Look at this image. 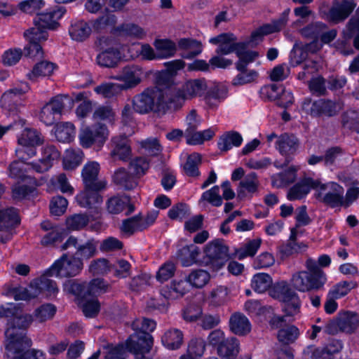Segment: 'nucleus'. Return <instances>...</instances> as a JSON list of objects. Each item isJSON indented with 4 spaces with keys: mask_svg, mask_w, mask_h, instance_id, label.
I'll return each mask as SVG.
<instances>
[{
    "mask_svg": "<svg viewBox=\"0 0 359 359\" xmlns=\"http://www.w3.org/2000/svg\"><path fill=\"white\" fill-rule=\"evenodd\" d=\"M0 317L7 318V328L5 331V350L7 349L8 341H13L15 346L20 342V337L26 342L30 340L26 337L25 330L33 321L29 314H22L20 311L13 304L0 306Z\"/></svg>",
    "mask_w": 359,
    "mask_h": 359,
    "instance_id": "obj_1",
    "label": "nucleus"
},
{
    "mask_svg": "<svg viewBox=\"0 0 359 359\" xmlns=\"http://www.w3.org/2000/svg\"><path fill=\"white\" fill-rule=\"evenodd\" d=\"M170 104L168 90H162L157 87L147 88L133 99L134 110L142 114L150 111L164 114Z\"/></svg>",
    "mask_w": 359,
    "mask_h": 359,
    "instance_id": "obj_2",
    "label": "nucleus"
},
{
    "mask_svg": "<svg viewBox=\"0 0 359 359\" xmlns=\"http://www.w3.org/2000/svg\"><path fill=\"white\" fill-rule=\"evenodd\" d=\"M205 79H189L177 88L168 89L171 104L181 107L187 100L202 96L207 90Z\"/></svg>",
    "mask_w": 359,
    "mask_h": 359,
    "instance_id": "obj_3",
    "label": "nucleus"
},
{
    "mask_svg": "<svg viewBox=\"0 0 359 359\" xmlns=\"http://www.w3.org/2000/svg\"><path fill=\"white\" fill-rule=\"evenodd\" d=\"M271 296L283 302V311L287 316L299 313L301 302L291 284L285 280L276 283L272 288Z\"/></svg>",
    "mask_w": 359,
    "mask_h": 359,
    "instance_id": "obj_4",
    "label": "nucleus"
},
{
    "mask_svg": "<svg viewBox=\"0 0 359 359\" xmlns=\"http://www.w3.org/2000/svg\"><path fill=\"white\" fill-rule=\"evenodd\" d=\"M271 296L283 302V311L287 316L299 313L301 302L291 284L285 280L276 283L272 288Z\"/></svg>",
    "mask_w": 359,
    "mask_h": 359,
    "instance_id": "obj_5",
    "label": "nucleus"
},
{
    "mask_svg": "<svg viewBox=\"0 0 359 359\" xmlns=\"http://www.w3.org/2000/svg\"><path fill=\"white\" fill-rule=\"evenodd\" d=\"M109 137V130L104 124L97 123L86 126L80 130L79 143L83 148L92 147L97 151L100 150Z\"/></svg>",
    "mask_w": 359,
    "mask_h": 359,
    "instance_id": "obj_6",
    "label": "nucleus"
},
{
    "mask_svg": "<svg viewBox=\"0 0 359 359\" xmlns=\"http://www.w3.org/2000/svg\"><path fill=\"white\" fill-rule=\"evenodd\" d=\"M344 188L334 182L321 183L318 180L315 196L320 202L332 208L342 206Z\"/></svg>",
    "mask_w": 359,
    "mask_h": 359,
    "instance_id": "obj_7",
    "label": "nucleus"
},
{
    "mask_svg": "<svg viewBox=\"0 0 359 359\" xmlns=\"http://www.w3.org/2000/svg\"><path fill=\"white\" fill-rule=\"evenodd\" d=\"M83 268V262L80 258L65 254L55 262L49 273L57 277H73L79 274Z\"/></svg>",
    "mask_w": 359,
    "mask_h": 359,
    "instance_id": "obj_8",
    "label": "nucleus"
},
{
    "mask_svg": "<svg viewBox=\"0 0 359 359\" xmlns=\"http://www.w3.org/2000/svg\"><path fill=\"white\" fill-rule=\"evenodd\" d=\"M327 281L324 280L323 276L318 277L312 275L311 272L299 271L294 273L290 278V284L293 289L300 292L316 291L323 287Z\"/></svg>",
    "mask_w": 359,
    "mask_h": 359,
    "instance_id": "obj_9",
    "label": "nucleus"
},
{
    "mask_svg": "<svg viewBox=\"0 0 359 359\" xmlns=\"http://www.w3.org/2000/svg\"><path fill=\"white\" fill-rule=\"evenodd\" d=\"M114 40L108 36H101L97 43L101 48H105L97 56V62L101 67H115L121 58L119 46H114Z\"/></svg>",
    "mask_w": 359,
    "mask_h": 359,
    "instance_id": "obj_10",
    "label": "nucleus"
},
{
    "mask_svg": "<svg viewBox=\"0 0 359 359\" xmlns=\"http://www.w3.org/2000/svg\"><path fill=\"white\" fill-rule=\"evenodd\" d=\"M359 327V316L357 313L346 311L339 315L336 320L329 321L325 326V332L334 334L337 328L346 333H353Z\"/></svg>",
    "mask_w": 359,
    "mask_h": 359,
    "instance_id": "obj_11",
    "label": "nucleus"
},
{
    "mask_svg": "<svg viewBox=\"0 0 359 359\" xmlns=\"http://www.w3.org/2000/svg\"><path fill=\"white\" fill-rule=\"evenodd\" d=\"M18 345L15 346L13 341H8L5 355L11 359H45V355L41 351L32 349L26 351L31 346V341L26 342L20 337Z\"/></svg>",
    "mask_w": 359,
    "mask_h": 359,
    "instance_id": "obj_12",
    "label": "nucleus"
},
{
    "mask_svg": "<svg viewBox=\"0 0 359 359\" xmlns=\"http://www.w3.org/2000/svg\"><path fill=\"white\" fill-rule=\"evenodd\" d=\"M154 339L151 334H143L137 339L130 338L127 342L129 351L134 355L135 359H152L151 351Z\"/></svg>",
    "mask_w": 359,
    "mask_h": 359,
    "instance_id": "obj_13",
    "label": "nucleus"
},
{
    "mask_svg": "<svg viewBox=\"0 0 359 359\" xmlns=\"http://www.w3.org/2000/svg\"><path fill=\"white\" fill-rule=\"evenodd\" d=\"M67 97L57 95L53 97L41 109L39 118L46 126L53 125L62 114L65 107L64 100Z\"/></svg>",
    "mask_w": 359,
    "mask_h": 359,
    "instance_id": "obj_14",
    "label": "nucleus"
},
{
    "mask_svg": "<svg viewBox=\"0 0 359 359\" xmlns=\"http://www.w3.org/2000/svg\"><path fill=\"white\" fill-rule=\"evenodd\" d=\"M60 157V153L53 144H47L41 148V158L29 164L33 170L39 173L48 171Z\"/></svg>",
    "mask_w": 359,
    "mask_h": 359,
    "instance_id": "obj_15",
    "label": "nucleus"
},
{
    "mask_svg": "<svg viewBox=\"0 0 359 359\" xmlns=\"http://www.w3.org/2000/svg\"><path fill=\"white\" fill-rule=\"evenodd\" d=\"M143 69L138 65H128L122 69L119 74L112 77L113 79L122 81L123 90L135 88L142 81Z\"/></svg>",
    "mask_w": 359,
    "mask_h": 359,
    "instance_id": "obj_16",
    "label": "nucleus"
},
{
    "mask_svg": "<svg viewBox=\"0 0 359 359\" xmlns=\"http://www.w3.org/2000/svg\"><path fill=\"white\" fill-rule=\"evenodd\" d=\"M290 9H287L283 12L280 18L273 21L270 24H266L260 27L252 33L251 41L253 43H258L261 41L265 35H268L281 30L288 21Z\"/></svg>",
    "mask_w": 359,
    "mask_h": 359,
    "instance_id": "obj_17",
    "label": "nucleus"
},
{
    "mask_svg": "<svg viewBox=\"0 0 359 359\" xmlns=\"http://www.w3.org/2000/svg\"><path fill=\"white\" fill-rule=\"evenodd\" d=\"M100 169V164L96 161H89L85 164L81 177L86 187L97 189H104L106 187V182L97 179Z\"/></svg>",
    "mask_w": 359,
    "mask_h": 359,
    "instance_id": "obj_18",
    "label": "nucleus"
},
{
    "mask_svg": "<svg viewBox=\"0 0 359 359\" xmlns=\"http://www.w3.org/2000/svg\"><path fill=\"white\" fill-rule=\"evenodd\" d=\"M355 7V4L352 1L343 0L339 2L334 0L326 14V19L334 24L343 22L349 16Z\"/></svg>",
    "mask_w": 359,
    "mask_h": 359,
    "instance_id": "obj_19",
    "label": "nucleus"
},
{
    "mask_svg": "<svg viewBox=\"0 0 359 359\" xmlns=\"http://www.w3.org/2000/svg\"><path fill=\"white\" fill-rule=\"evenodd\" d=\"M204 252L212 264L216 262L222 267L228 257L229 249L223 241L215 240L205 246Z\"/></svg>",
    "mask_w": 359,
    "mask_h": 359,
    "instance_id": "obj_20",
    "label": "nucleus"
},
{
    "mask_svg": "<svg viewBox=\"0 0 359 359\" xmlns=\"http://www.w3.org/2000/svg\"><path fill=\"white\" fill-rule=\"evenodd\" d=\"M65 13L66 8L64 6H57L53 10L38 15L34 19V22L46 29H54L58 27V20Z\"/></svg>",
    "mask_w": 359,
    "mask_h": 359,
    "instance_id": "obj_21",
    "label": "nucleus"
},
{
    "mask_svg": "<svg viewBox=\"0 0 359 359\" xmlns=\"http://www.w3.org/2000/svg\"><path fill=\"white\" fill-rule=\"evenodd\" d=\"M260 187V182L258 175L255 172H251L240 181L238 188L237 193L238 196L243 198L247 195L252 196L259 192Z\"/></svg>",
    "mask_w": 359,
    "mask_h": 359,
    "instance_id": "obj_22",
    "label": "nucleus"
},
{
    "mask_svg": "<svg viewBox=\"0 0 359 359\" xmlns=\"http://www.w3.org/2000/svg\"><path fill=\"white\" fill-rule=\"evenodd\" d=\"M111 156L119 160L126 161L132 156V151L129 140L126 136L120 135L111 138Z\"/></svg>",
    "mask_w": 359,
    "mask_h": 359,
    "instance_id": "obj_23",
    "label": "nucleus"
},
{
    "mask_svg": "<svg viewBox=\"0 0 359 359\" xmlns=\"http://www.w3.org/2000/svg\"><path fill=\"white\" fill-rule=\"evenodd\" d=\"M100 190L85 187L84 190L76 196V201L82 208L97 209L102 203V197L99 194Z\"/></svg>",
    "mask_w": 359,
    "mask_h": 359,
    "instance_id": "obj_24",
    "label": "nucleus"
},
{
    "mask_svg": "<svg viewBox=\"0 0 359 359\" xmlns=\"http://www.w3.org/2000/svg\"><path fill=\"white\" fill-rule=\"evenodd\" d=\"M318 180L311 178H304L291 187L287 193V198L290 201L300 200L304 198L311 189L316 191Z\"/></svg>",
    "mask_w": 359,
    "mask_h": 359,
    "instance_id": "obj_25",
    "label": "nucleus"
},
{
    "mask_svg": "<svg viewBox=\"0 0 359 359\" xmlns=\"http://www.w3.org/2000/svg\"><path fill=\"white\" fill-rule=\"evenodd\" d=\"M299 144V140L294 135L284 133L278 137L276 147L281 155L290 157L297 151Z\"/></svg>",
    "mask_w": 359,
    "mask_h": 359,
    "instance_id": "obj_26",
    "label": "nucleus"
},
{
    "mask_svg": "<svg viewBox=\"0 0 359 359\" xmlns=\"http://www.w3.org/2000/svg\"><path fill=\"white\" fill-rule=\"evenodd\" d=\"M297 230L294 229H291L289 239L286 243H283L278 247V252L282 259L288 257L306 248V245L304 243L297 242Z\"/></svg>",
    "mask_w": 359,
    "mask_h": 359,
    "instance_id": "obj_27",
    "label": "nucleus"
},
{
    "mask_svg": "<svg viewBox=\"0 0 359 359\" xmlns=\"http://www.w3.org/2000/svg\"><path fill=\"white\" fill-rule=\"evenodd\" d=\"M229 329L232 333L238 336H245L251 330V324L248 318L241 313H234L229 318Z\"/></svg>",
    "mask_w": 359,
    "mask_h": 359,
    "instance_id": "obj_28",
    "label": "nucleus"
},
{
    "mask_svg": "<svg viewBox=\"0 0 359 359\" xmlns=\"http://www.w3.org/2000/svg\"><path fill=\"white\" fill-rule=\"evenodd\" d=\"M29 88L27 83L22 82L18 86H15L5 92L1 98L2 107L8 110L15 109V103L21 95L29 90Z\"/></svg>",
    "mask_w": 359,
    "mask_h": 359,
    "instance_id": "obj_29",
    "label": "nucleus"
},
{
    "mask_svg": "<svg viewBox=\"0 0 359 359\" xmlns=\"http://www.w3.org/2000/svg\"><path fill=\"white\" fill-rule=\"evenodd\" d=\"M240 352V341L234 337L226 338L217 347V353L222 359H235Z\"/></svg>",
    "mask_w": 359,
    "mask_h": 359,
    "instance_id": "obj_30",
    "label": "nucleus"
},
{
    "mask_svg": "<svg viewBox=\"0 0 359 359\" xmlns=\"http://www.w3.org/2000/svg\"><path fill=\"white\" fill-rule=\"evenodd\" d=\"M92 28L89 24L83 20L72 21L69 28V34L71 38L76 41H83L91 34Z\"/></svg>",
    "mask_w": 359,
    "mask_h": 359,
    "instance_id": "obj_31",
    "label": "nucleus"
},
{
    "mask_svg": "<svg viewBox=\"0 0 359 359\" xmlns=\"http://www.w3.org/2000/svg\"><path fill=\"white\" fill-rule=\"evenodd\" d=\"M153 45L158 60L170 58L174 57L176 54L177 45L172 40L156 39L154 40Z\"/></svg>",
    "mask_w": 359,
    "mask_h": 359,
    "instance_id": "obj_32",
    "label": "nucleus"
},
{
    "mask_svg": "<svg viewBox=\"0 0 359 359\" xmlns=\"http://www.w3.org/2000/svg\"><path fill=\"white\" fill-rule=\"evenodd\" d=\"M299 169V166L292 165L283 172L273 175L271 176L272 186L276 188H281L292 183L296 180V173Z\"/></svg>",
    "mask_w": 359,
    "mask_h": 359,
    "instance_id": "obj_33",
    "label": "nucleus"
},
{
    "mask_svg": "<svg viewBox=\"0 0 359 359\" xmlns=\"http://www.w3.org/2000/svg\"><path fill=\"white\" fill-rule=\"evenodd\" d=\"M178 48L186 51L182 57L191 59L202 52V44L200 41L192 39H181L178 41Z\"/></svg>",
    "mask_w": 359,
    "mask_h": 359,
    "instance_id": "obj_34",
    "label": "nucleus"
},
{
    "mask_svg": "<svg viewBox=\"0 0 359 359\" xmlns=\"http://www.w3.org/2000/svg\"><path fill=\"white\" fill-rule=\"evenodd\" d=\"M183 333L181 330L172 328L168 330L161 337L164 346L170 350L178 349L183 343Z\"/></svg>",
    "mask_w": 359,
    "mask_h": 359,
    "instance_id": "obj_35",
    "label": "nucleus"
},
{
    "mask_svg": "<svg viewBox=\"0 0 359 359\" xmlns=\"http://www.w3.org/2000/svg\"><path fill=\"white\" fill-rule=\"evenodd\" d=\"M337 108V104L331 100H319L313 102L311 112V114L315 116L325 115L332 116L336 114Z\"/></svg>",
    "mask_w": 359,
    "mask_h": 359,
    "instance_id": "obj_36",
    "label": "nucleus"
},
{
    "mask_svg": "<svg viewBox=\"0 0 359 359\" xmlns=\"http://www.w3.org/2000/svg\"><path fill=\"white\" fill-rule=\"evenodd\" d=\"M19 222L18 213L15 208H10L0 210V231L13 229Z\"/></svg>",
    "mask_w": 359,
    "mask_h": 359,
    "instance_id": "obj_37",
    "label": "nucleus"
},
{
    "mask_svg": "<svg viewBox=\"0 0 359 359\" xmlns=\"http://www.w3.org/2000/svg\"><path fill=\"white\" fill-rule=\"evenodd\" d=\"M187 280L192 287L201 289L209 283L210 275L204 269H194L187 276Z\"/></svg>",
    "mask_w": 359,
    "mask_h": 359,
    "instance_id": "obj_38",
    "label": "nucleus"
},
{
    "mask_svg": "<svg viewBox=\"0 0 359 359\" xmlns=\"http://www.w3.org/2000/svg\"><path fill=\"white\" fill-rule=\"evenodd\" d=\"M43 142V137L38 130L25 128L18 136V144L40 145Z\"/></svg>",
    "mask_w": 359,
    "mask_h": 359,
    "instance_id": "obj_39",
    "label": "nucleus"
},
{
    "mask_svg": "<svg viewBox=\"0 0 359 359\" xmlns=\"http://www.w3.org/2000/svg\"><path fill=\"white\" fill-rule=\"evenodd\" d=\"M199 249L191 244L182 248L177 253V257L183 266H189L196 262Z\"/></svg>",
    "mask_w": 359,
    "mask_h": 359,
    "instance_id": "obj_40",
    "label": "nucleus"
},
{
    "mask_svg": "<svg viewBox=\"0 0 359 359\" xmlns=\"http://www.w3.org/2000/svg\"><path fill=\"white\" fill-rule=\"evenodd\" d=\"M231 37L228 40L222 41L217 48L216 52L220 55H228L236 52L237 55H241V49L245 50L246 44L245 43L236 42V37L233 34H230Z\"/></svg>",
    "mask_w": 359,
    "mask_h": 359,
    "instance_id": "obj_41",
    "label": "nucleus"
},
{
    "mask_svg": "<svg viewBox=\"0 0 359 359\" xmlns=\"http://www.w3.org/2000/svg\"><path fill=\"white\" fill-rule=\"evenodd\" d=\"M55 135L59 142H69L75 136V127L70 122H62L55 127Z\"/></svg>",
    "mask_w": 359,
    "mask_h": 359,
    "instance_id": "obj_42",
    "label": "nucleus"
},
{
    "mask_svg": "<svg viewBox=\"0 0 359 359\" xmlns=\"http://www.w3.org/2000/svg\"><path fill=\"white\" fill-rule=\"evenodd\" d=\"M113 181L116 184L126 190L133 189L137 185L134 177L124 168H119L114 172Z\"/></svg>",
    "mask_w": 359,
    "mask_h": 359,
    "instance_id": "obj_43",
    "label": "nucleus"
},
{
    "mask_svg": "<svg viewBox=\"0 0 359 359\" xmlns=\"http://www.w3.org/2000/svg\"><path fill=\"white\" fill-rule=\"evenodd\" d=\"M34 286H36L35 290L39 291V295L45 293L46 296L52 297L55 296L58 292L56 283L46 276L34 280Z\"/></svg>",
    "mask_w": 359,
    "mask_h": 359,
    "instance_id": "obj_44",
    "label": "nucleus"
},
{
    "mask_svg": "<svg viewBox=\"0 0 359 359\" xmlns=\"http://www.w3.org/2000/svg\"><path fill=\"white\" fill-rule=\"evenodd\" d=\"M243 142L241 135L237 132H229L222 135L218 142V148L221 151H227L233 147H239Z\"/></svg>",
    "mask_w": 359,
    "mask_h": 359,
    "instance_id": "obj_45",
    "label": "nucleus"
},
{
    "mask_svg": "<svg viewBox=\"0 0 359 359\" xmlns=\"http://www.w3.org/2000/svg\"><path fill=\"white\" fill-rule=\"evenodd\" d=\"M228 294L229 289L227 287L218 285L210 292L207 301L211 306H220L226 302Z\"/></svg>",
    "mask_w": 359,
    "mask_h": 359,
    "instance_id": "obj_46",
    "label": "nucleus"
},
{
    "mask_svg": "<svg viewBox=\"0 0 359 359\" xmlns=\"http://www.w3.org/2000/svg\"><path fill=\"white\" fill-rule=\"evenodd\" d=\"M117 30L127 37L142 40L147 36L146 30L135 23H126L120 25Z\"/></svg>",
    "mask_w": 359,
    "mask_h": 359,
    "instance_id": "obj_47",
    "label": "nucleus"
},
{
    "mask_svg": "<svg viewBox=\"0 0 359 359\" xmlns=\"http://www.w3.org/2000/svg\"><path fill=\"white\" fill-rule=\"evenodd\" d=\"M83 158V152L79 148L69 149L63 158V166L65 170H73L79 166Z\"/></svg>",
    "mask_w": 359,
    "mask_h": 359,
    "instance_id": "obj_48",
    "label": "nucleus"
},
{
    "mask_svg": "<svg viewBox=\"0 0 359 359\" xmlns=\"http://www.w3.org/2000/svg\"><path fill=\"white\" fill-rule=\"evenodd\" d=\"M97 242L93 238L88 239L83 243H79L76 247V255L82 261L89 259L97 254Z\"/></svg>",
    "mask_w": 359,
    "mask_h": 359,
    "instance_id": "obj_49",
    "label": "nucleus"
},
{
    "mask_svg": "<svg viewBox=\"0 0 359 359\" xmlns=\"http://www.w3.org/2000/svg\"><path fill=\"white\" fill-rule=\"evenodd\" d=\"M272 283V278L269 274L265 273H257L253 276L251 280L252 288L258 293L266 291Z\"/></svg>",
    "mask_w": 359,
    "mask_h": 359,
    "instance_id": "obj_50",
    "label": "nucleus"
},
{
    "mask_svg": "<svg viewBox=\"0 0 359 359\" xmlns=\"http://www.w3.org/2000/svg\"><path fill=\"white\" fill-rule=\"evenodd\" d=\"M55 65L48 61H42L34 65L31 72L27 74V76L31 80H35L39 77L50 76L54 69Z\"/></svg>",
    "mask_w": 359,
    "mask_h": 359,
    "instance_id": "obj_51",
    "label": "nucleus"
},
{
    "mask_svg": "<svg viewBox=\"0 0 359 359\" xmlns=\"http://www.w3.org/2000/svg\"><path fill=\"white\" fill-rule=\"evenodd\" d=\"M123 90L119 83H103L97 86L94 88V91L105 98H111L118 95Z\"/></svg>",
    "mask_w": 359,
    "mask_h": 359,
    "instance_id": "obj_52",
    "label": "nucleus"
},
{
    "mask_svg": "<svg viewBox=\"0 0 359 359\" xmlns=\"http://www.w3.org/2000/svg\"><path fill=\"white\" fill-rule=\"evenodd\" d=\"M357 287L355 281H341L337 283L329 291V297L339 299L346 295L352 289Z\"/></svg>",
    "mask_w": 359,
    "mask_h": 359,
    "instance_id": "obj_53",
    "label": "nucleus"
},
{
    "mask_svg": "<svg viewBox=\"0 0 359 359\" xmlns=\"http://www.w3.org/2000/svg\"><path fill=\"white\" fill-rule=\"evenodd\" d=\"M128 203L129 200L127 197L115 196L107 200V210L110 214H118L125 209Z\"/></svg>",
    "mask_w": 359,
    "mask_h": 359,
    "instance_id": "obj_54",
    "label": "nucleus"
},
{
    "mask_svg": "<svg viewBox=\"0 0 359 359\" xmlns=\"http://www.w3.org/2000/svg\"><path fill=\"white\" fill-rule=\"evenodd\" d=\"M260 245V239L249 241L236 251V255L239 259H243L247 257H252L259 250Z\"/></svg>",
    "mask_w": 359,
    "mask_h": 359,
    "instance_id": "obj_55",
    "label": "nucleus"
},
{
    "mask_svg": "<svg viewBox=\"0 0 359 359\" xmlns=\"http://www.w3.org/2000/svg\"><path fill=\"white\" fill-rule=\"evenodd\" d=\"M226 95L227 90L225 88L214 87L207 93L205 100L210 107H215L226 98Z\"/></svg>",
    "mask_w": 359,
    "mask_h": 359,
    "instance_id": "obj_56",
    "label": "nucleus"
},
{
    "mask_svg": "<svg viewBox=\"0 0 359 359\" xmlns=\"http://www.w3.org/2000/svg\"><path fill=\"white\" fill-rule=\"evenodd\" d=\"M25 36L32 43H39L41 41H46L48 39V32L45 28L34 22V27L27 30Z\"/></svg>",
    "mask_w": 359,
    "mask_h": 359,
    "instance_id": "obj_57",
    "label": "nucleus"
},
{
    "mask_svg": "<svg viewBox=\"0 0 359 359\" xmlns=\"http://www.w3.org/2000/svg\"><path fill=\"white\" fill-rule=\"evenodd\" d=\"M80 306L82 309L83 314L88 318L95 316L100 309V305L97 299L95 298L88 299L86 297H83L80 301Z\"/></svg>",
    "mask_w": 359,
    "mask_h": 359,
    "instance_id": "obj_58",
    "label": "nucleus"
},
{
    "mask_svg": "<svg viewBox=\"0 0 359 359\" xmlns=\"http://www.w3.org/2000/svg\"><path fill=\"white\" fill-rule=\"evenodd\" d=\"M206 348V342L202 338L191 339L187 346V351L192 357L199 359L203 356Z\"/></svg>",
    "mask_w": 359,
    "mask_h": 359,
    "instance_id": "obj_59",
    "label": "nucleus"
},
{
    "mask_svg": "<svg viewBox=\"0 0 359 359\" xmlns=\"http://www.w3.org/2000/svg\"><path fill=\"white\" fill-rule=\"evenodd\" d=\"M326 29V25L320 22L309 24L299 30L301 35L308 39H317Z\"/></svg>",
    "mask_w": 359,
    "mask_h": 359,
    "instance_id": "obj_60",
    "label": "nucleus"
},
{
    "mask_svg": "<svg viewBox=\"0 0 359 359\" xmlns=\"http://www.w3.org/2000/svg\"><path fill=\"white\" fill-rule=\"evenodd\" d=\"M201 162V156L198 153H193L188 156L187 161L184 165V170L189 176L199 175L198 165Z\"/></svg>",
    "mask_w": 359,
    "mask_h": 359,
    "instance_id": "obj_61",
    "label": "nucleus"
},
{
    "mask_svg": "<svg viewBox=\"0 0 359 359\" xmlns=\"http://www.w3.org/2000/svg\"><path fill=\"white\" fill-rule=\"evenodd\" d=\"M280 91H283V86L270 84L261 88L259 93L261 97L264 100L277 102V100L280 96Z\"/></svg>",
    "mask_w": 359,
    "mask_h": 359,
    "instance_id": "obj_62",
    "label": "nucleus"
},
{
    "mask_svg": "<svg viewBox=\"0 0 359 359\" xmlns=\"http://www.w3.org/2000/svg\"><path fill=\"white\" fill-rule=\"evenodd\" d=\"M299 329L294 326H288L280 329L278 333V340L284 344L294 342L299 337Z\"/></svg>",
    "mask_w": 359,
    "mask_h": 359,
    "instance_id": "obj_63",
    "label": "nucleus"
},
{
    "mask_svg": "<svg viewBox=\"0 0 359 359\" xmlns=\"http://www.w3.org/2000/svg\"><path fill=\"white\" fill-rule=\"evenodd\" d=\"M64 238L62 229H55L54 231L47 232L41 240V244L46 247L54 246L60 243Z\"/></svg>",
    "mask_w": 359,
    "mask_h": 359,
    "instance_id": "obj_64",
    "label": "nucleus"
}]
</instances>
